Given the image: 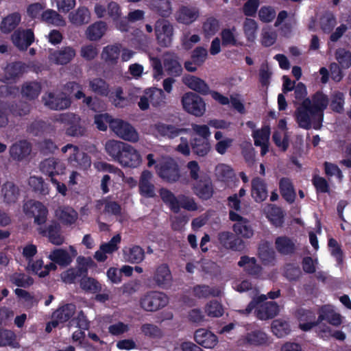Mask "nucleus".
Segmentation results:
<instances>
[{
  "label": "nucleus",
  "instance_id": "37",
  "mask_svg": "<svg viewBox=\"0 0 351 351\" xmlns=\"http://www.w3.org/2000/svg\"><path fill=\"white\" fill-rule=\"evenodd\" d=\"M323 321H326L335 326H338L342 323L341 315L336 313L333 309L325 306L321 308L320 313L318 316V322L320 324Z\"/></svg>",
  "mask_w": 351,
  "mask_h": 351
},
{
  "label": "nucleus",
  "instance_id": "40",
  "mask_svg": "<svg viewBox=\"0 0 351 351\" xmlns=\"http://www.w3.org/2000/svg\"><path fill=\"white\" fill-rule=\"evenodd\" d=\"M21 20V14L19 12L12 13L3 19L0 29L3 33H10L18 26Z\"/></svg>",
  "mask_w": 351,
  "mask_h": 351
},
{
  "label": "nucleus",
  "instance_id": "28",
  "mask_svg": "<svg viewBox=\"0 0 351 351\" xmlns=\"http://www.w3.org/2000/svg\"><path fill=\"white\" fill-rule=\"evenodd\" d=\"M40 233L49 238V241L53 245H60L64 239L60 234V226L56 221H52L45 229H40Z\"/></svg>",
  "mask_w": 351,
  "mask_h": 351
},
{
  "label": "nucleus",
  "instance_id": "54",
  "mask_svg": "<svg viewBox=\"0 0 351 351\" xmlns=\"http://www.w3.org/2000/svg\"><path fill=\"white\" fill-rule=\"evenodd\" d=\"M80 284L83 290L93 293H99L102 289L101 284L97 280L87 276L81 278Z\"/></svg>",
  "mask_w": 351,
  "mask_h": 351
},
{
  "label": "nucleus",
  "instance_id": "64",
  "mask_svg": "<svg viewBox=\"0 0 351 351\" xmlns=\"http://www.w3.org/2000/svg\"><path fill=\"white\" fill-rule=\"evenodd\" d=\"M46 129L47 123L45 121L34 120L27 127V132L34 136H40Z\"/></svg>",
  "mask_w": 351,
  "mask_h": 351
},
{
  "label": "nucleus",
  "instance_id": "17",
  "mask_svg": "<svg viewBox=\"0 0 351 351\" xmlns=\"http://www.w3.org/2000/svg\"><path fill=\"white\" fill-rule=\"evenodd\" d=\"M95 209L103 214H108L119 217V221L123 222L121 219L122 208L121 205L116 201H112L108 197L98 199L95 202Z\"/></svg>",
  "mask_w": 351,
  "mask_h": 351
},
{
  "label": "nucleus",
  "instance_id": "4",
  "mask_svg": "<svg viewBox=\"0 0 351 351\" xmlns=\"http://www.w3.org/2000/svg\"><path fill=\"white\" fill-rule=\"evenodd\" d=\"M183 109L195 117H200L206 112V104L199 95L189 92L186 93L182 97Z\"/></svg>",
  "mask_w": 351,
  "mask_h": 351
},
{
  "label": "nucleus",
  "instance_id": "42",
  "mask_svg": "<svg viewBox=\"0 0 351 351\" xmlns=\"http://www.w3.org/2000/svg\"><path fill=\"white\" fill-rule=\"evenodd\" d=\"M123 256L130 263H139L145 257L144 250L138 245H134L123 250Z\"/></svg>",
  "mask_w": 351,
  "mask_h": 351
},
{
  "label": "nucleus",
  "instance_id": "15",
  "mask_svg": "<svg viewBox=\"0 0 351 351\" xmlns=\"http://www.w3.org/2000/svg\"><path fill=\"white\" fill-rule=\"evenodd\" d=\"M40 171L49 177L54 178L56 175H62L64 173L66 170V166L64 163L60 160L54 157L46 158L43 160L39 165Z\"/></svg>",
  "mask_w": 351,
  "mask_h": 351
},
{
  "label": "nucleus",
  "instance_id": "53",
  "mask_svg": "<svg viewBox=\"0 0 351 351\" xmlns=\"http://www.w3.org/2000/svg\"><path fill=\"white\" fill-rule=\"evenodd\" d=\"M271 330L276 337L282 338L290 333L291 328L288 322L275 319L271 324Z\"/></svg>",
  "mask_w": 351,
  "mask_h": 351
},
{
  "label": "nucleus",
  "instance_id": "44",
  "mask_svg": "<svg viewBox=\"0 0 351 351\" xmlns=\"http://www.w3.org/2000/svg\"><path fill=\"white\" fill-rule=\"evenodd\" d=\"M56 215L60 221L65 225H72L77 219V212L71 207L64 206L56 210Z\"/></svg>",
  "mask_w": 351,
  "mask_h": 351
},
{
  "label": "nucleus",
  "instance_id": "9",
  "mask_svg": "<svg viewBox=\"0 0 351 351\" xmlns=\"http://www.w3.org/2000/svg\"><path fill=\"white\" fill-rule=\"evenodd\" d=\"M25 213L34 218V223L43 225L47 221L48 210L41 202L34 200L27 201L23 206Z\"/></svg>",
  "mask_w": 351,
  "mask_h": 351
},
{
  "label": "nucleus",
  "instance_id": "63",
  "mask_svg": "<svg viewBox=\"0 0 351 351\" xmlns=\"http://www.w3.org/2000/svg\"><path fill=\"white\" fill-rule=\"evenodd\" d=\"M336 59L343 69L351 66V52L343 48L338 49L335 52Z\"/></svg>",
  "mask_w": 351,
  "mask_h": 351
},
{
  "label": "nucleus",
  "instance_id": "50",
  "mask_svg": "<svg viewBox=\"0 0 351 351\" xmlns=\"http://www.w3.org/2000/svg\"><path fill=\"white\" fill-rule=\"evenodd\" d=\"M220 28V23L218 19L210 16L202 24V32L206 38L215 36Z\"/></svg>",
  "mask_w": 351,
  "mask_h": 351
},
{
  "label": "nucleus",
  "instance_id": "32",
  "mask_svg": "<svg viewBox=\"0 0 351 351\" xmlns=\"http://www.w3.org/2000/svg\"><path fill=\"white\" fill-rule=\"evenodd\" d=\"M279 311V307L276 302H267L261 304L256 311V317L261 320L274 318Z\"/></svg>",
  "mask_w": 351,
  "mask_h": 351
},
{
  "label": "nucleus",
  "instance_id": "56",
  "mask_svg": "<svg viewBox=\"0 0 351 351\" xmlns=\"http://www.w3.org/2000/svg\"><path fill=\"white\" fill-rule=\"evenodd\" d=\"M26 65L21 62H15L10 64L5 71L9 80H15L21 76L25 71Z\"/></svg>",
  "mask_w": 351,
  "mask_h": 351
},
{
  "label": "nucleus",
  "instance_id": "11",
  "mask_svg": "<svg viewBox=\"0 0 351 351\" xmlns=\"http://www.w3.org/2000/svg\"><path fill=\"white\" fill-rule=\"evenodd\" d=\"M80 120L78 115L71 112L61 114L58 119L60 123L69 125L66 129V134L73 137L83 136L85 133L84 128L79 124Z\"/></svg>",
  "mask_w": 351,
  "mask_h": 351
},
{
  "label": "nucleus",
  "instance_id": "61",
  "mask_svg": "<svg viewBox=\"0 0 351 351\" xmlns=\"http://www.w3.org/2000/svg\"><path fill=\"white\" fill-rule=\"evenodd\" d=\"M271 134L269 125H264L261 130L253 131L252 137L254 138V145H261L263 143H268Z\"/></svg>",
  "mask_w": 351,
  "mask_h": 351
},
{
  "label": "nucleus",
  "instance_id": "59",
  "mask_svg": "<svg viewBox=\"0 0 351 351\" xmlns=\"http://www.w3.org/2000/svg\"><path fill=\"white\" fill-rule=\"evenodd\" d=\"M337 24V20L332 12H326L320 19V27L326 33H330Z\"/></svg>",
  "mask_w": 351,
  "mask_h": 351
},
{
  "label": "nucleus",
  "instance_id": "34",
  "mask_svg": "<svg viewBox=\"0 0 351 351\" xmlns=\"http://www.w3.org/2000/svg\"><path fill=\"white\" fill-rule=\"evenodd\" d=\"M183 82L189 88L202 95H206L209 93V86L204 80L194 75H187L183 78Z\"/></svg>",
  "mask_w": 351,
  "mask_h": 351
},
{
  "label": "nucleus",
  "instance_id": "14",
  "mask_svg": "<svg viewBox=\"0 0 351 351\" xmlns=\"http://www.w3.org/2000/svg\"><path fill=\"white\" fill-rule=\"evenodd\" d=\"M217 239L219 244L226 250L234 252L242 251L245 247L244 241L229 231H223L218 233Z\"/></svg>",
  "mask_w": 351,
  "mask_h": 351
},
{
  "label": "nucleus",
  "instance_id": "58",
  "mask_svg": "<svg viewBox=\"0 0 351 351\" xmlns=\"http://www.w3.org/2000/svg\"><path fill=\"white\" fill-rule=\"evenodd\" d=\"M193 295L198 298H207L210 296H218L219 291L208 285H197L193 288Z\"/></svg>",
  "mask_w": 351,
  "mask_h": 351
},
{
  "label": "nucleus",
  "instance_id": "47",
  "mask_svg": "<svg viewBox=\"0 0 351 351\" xmlns=\"http://www.w3.org/2000/svg\"><path fill=\"white\" fill-rule=\"evenodd\" d=\"M199 12L195 8L182 6L178 12V21L184 24H191L196 20Z\"/></svg>",
  "mask_w": 351,
  "mask_h": 351
},
{
  "label": "nucleus",
  "instance_id": "3",
  "mask_svg": "<svg viewBox=\"0 0 351 351\" xmlns=\"http://www.w3.org/2000/svg\"><path fill=\"white\" fill-rule=\"evenodd\" d=\"M93 260L88 257L80 256L77 258V265L75 267L68 269L62 274V278L64 282L72 284L79 278H84L88 274V269L92 266Z\"/></svg>",
  "mask_w": 351,
  "mask_h": 351
},
{
  "label": "nucleus",
  "instance_id": "8",
  "mask_svg": "<svg viewBox=\"0 0 351 351\" xmlns=\"http://www.w3.org/2000/svg\"><path fill=\"white\" fill-rule=\"evenodd\" d=\"M110 129L125 141L135 143L138 140V134L134 128L121 119H116L111 122Z\"/></svg>",
  "mask_w": 351,
  "mask_h": 351
},
{
  "label": "nucleus",
  "instance_id": "2",
  "mask_svg": "<svg viewBox=\"0 0 351 351\" xmlns=\"http://www.w3.org/2000/svg\"><path fill=\"white\" fill-rule=\"evenodd\" d=\"M162 202L174 213H178L182 208L189 211H195L198 209L197 203L193 197L185 195H179L176 197L171 191L162 188L159 191Z\"/></svg>",
  "mask_w": 351,
  "mask_h": 351
},
{
  "label": "nucleus",
  "instance_id": "23",
  "mask_svg": "<svg viewBox=\"0 0 351 351\" xmlns=\"http://www.w3.org/2000/svg\"><path fill=\"white\" fill-rule=\"evenodd\" d=\"M251 195L257 203L265 201L267 196V186L265 180L259 177H256L251 182Z\"/></svg>",
  "mask_w": 351,
  "mask_h": 351
},
{
  "label": "nucleus",
  "instance_id": "36",
  "mask_svg": "<svg viewBox=\"0 0 351 351\" xmlns=\"http://www.w3.org/2000/svg\"><path fill=\"white\" fill-rule=\"evenodd\" d=\"M120 45H110L104 47L101 52V58L108 65L114 66L118 63L120 56Z\"/></svg>",
  "mask_w": 351,
  "mask_h": 351
},
{
  "label": "nucleus",
  "instance_id": "62",
  "mask_svg": "<svg viewBox=\"0 0 351 351\" xmlns=\"http://www.w3.org/2000/svg\"><path fill=\"white\" fill-rule=\"evenodd\" d=\"M302 274L300 268L294 263H287L284 267V276L289 281H297Z\"/></svg>",
  "mask_w": 351,
  "mask_h": 351
},
{
  "label": "nucleus",
  "instance_id": "18",
  "mask_svg": "<svg viewBox=\"0 0 351 351\" xmlns=\"http://www.w3.org/2000/svg\"><path fill=\"white\" fill-rule=\"evenodd\" d=\"M142 162V158L139 152L131 145L128 144L123 157L119 161V165L124 168H137Z\"/></svg>",
  "mask_w": 351,
  "mask_h": 351
},
{
  "label": "nucleus",
  "instance_id": "24",
  "mask_svg": "<svg viewBox=\"0 0 351 351\" xmlns=\"http://www.w3.org/2000/svg\"><path fill=\"white\" fill-rule=\"evenodd\" d=\"M68 160L71 165L80 169H87L91 165L90 157L78 147H74V152L71 154Z\"/></svg>",
  "mask_w": 351,
  "mask_h": 351
},
{
  "label": "nucleus",
  "instance_id": "39",
  "mask_svg": "<svg viewBox=\"0 0 351 351\" xmlns=\"http://www.w3.org/2000/svg\"><path fill=\"white\" fill-rule=\"evenodd\" d=\"M258 257L264 265H274L276 255L274 249L267 242L262 243L258 250Z\"/></svg>",
  "mask_w": 351,
  "mask_h": 351
},
{
  "label": "nucleus",
  "instance_id": "45",
  "mask_svg": "<svg viewBox=\"0 0 351 351\" xmlns=\"http://www.w3.org/2000/svg\"><path fill=\"white\" fill-rule=\"evenodd\" d=\"M41 91V85L38 82H27L23 84L21 93L29 100L36 99Z\"/></svg>",
  "mask_w": 351,
  "mask_h": 351
},
{
  "label": "nucleus",
  "instance_id": "30",
  "mask_svg": "<svg viewBox=\"0 0 351 351\" xmlns=\"http://www.w3.org/2000/svg\"><path fill=\"white\" fill-rule=\"evenodd\" d=\"M240 267H243L244 271L250 276L254 278H258L262 272V267L257 264L256 259L254 257L242 256L238 262Z\"/></svg>",
  "mask_w": 351,
  "mask_h": 351
},
{
  "label": "nucleus",
  "instance_id": "19",
  "mask_svg": "<svg viewBox=\"0 0 351 351\" xmlns=\"http://www.w3.org/2000/svg\"><path fill=\"white\" fill-rule=\"evenodd\" d=\"M155 130L162 137L168 139H173L180 134L186 133V129L178 125H172L158 122L155 124Z\"/></svg>",
  "mask_w": 351,
  "mask_h": 351
},
{
  "label": "nucleus",
  "instance_id": "5",
  "mask_svg": "<svg viewBox=\"0 0 351 351\" xmlns=\"http://www.w3.org/2000/svg\"><path fill=\"white\" fill-rule=\"evenodd\" d=\"M156 171L162 180L169 183L176 182L180 177L179 166L172 158L163 160Z\"/></svg>",
  "mask_w": 351,
  "mask_h": 351
},
{
  "label": "nucleus",
  "instance_id": "16",
  "mask_svg": "<svg viewBox=\"0 0 351 351\" xmlns=\"http://www.w3.org/2000/svg\"><path fill=\"white\" fill-rule=\"evenodd\" d=\"M11 40L20 51H26L34 42V34L32 29H16L11 36Z\"/></svg>",
  "mask_w": 351,
  "mask_h": 351
},
{
  "label": "nucleus",
  "instance_id": "52",
  "mask_svg": "<svg viewBox=\"0 0 351 351\" xmlns=\"http://www.w3.org/2000/svg\"><path fill=\"white\" fill-rule=\"evenodd\" d=\"M215 175L219 180L223 182L232 181L235 177L233 169L226 164H219L216 167Z\"/></svg>",
  "mask_w": 351,
  "mask_h": 351
},
{
  "label": "nucleus",
  "instance_id": "43",
  "mask_svg": "<svg viewBox=\"0 0 351 351\" xmlns=\"http://www.w3.org/2000/svg\"><path fill=\"white\" fill-rule=\"evenodd\" d=\"M192 152L198 156L207 155L210 149V145L208 139L195 137L191 140Z\"/></svg>",
  "mask_w": 351,
  "mask_h": 351
},
{
  "label": "nucleus",
  "instance_id": "7",
  "mask_svg": "<svg viewBox=\"0 0 351 351\" xmlns=\"http://www.w3.org/2000/svg\"><path fill=\"white\" fill-rule=\"evenodd\" d=\"M173 27L166 19H158L155 23V36L161 47H169L172 41Z\"/></svg>",
  "mask_w": 351,
  "mask_h": 351
},
{
  "label": "nucleus",
  "instance_id": "27",
  "mask_svg": "<svg viewBox=\"0 0 351 351\" xmlns=\"http://www.w3.org/2000/svg\"><path fill=\"white\" fill-rule=\"evenodd\" d=\"M173 277L167 264H162L155 270V284L162 289L171 287Z\"/></svg>",
  "mask_w": 351,
  "mask_h": 351
},
{
  "label": "nucleus",
  "instance_id": "60",
  "mask_svg": "<svg viewBox=\"0 0 351 351\" xmlns=\"http://www.w3.org/2000/svg\"><path fill=\"white\" fill-rule=\"evenodd\" d=\"M8 110L12 115L22 117L29 112L30 107L26 102H13L9 104Z\"/></svg>",
  "mask_w": 351,
  "mask_h": 351
},
{
  "label": "nucleus",
  "instance_id": "25",
  "mask_svg": "<svg viewBox=\"0 0 351 351\" xmlns=\"http://www.w3.org/2000/svg\"><path fill=\"white\" fill-rule=\"evenodd\" d=\"M299 328L303 331H308L313 327L319 324L318 318L316 319L315 314L313 311L307 309H300L298 311Z\"/></svg>",
  "mask_w": 351,
  "mask_h": 351
},
{
  "label": "nucleus",
  "instance_id": "41",
  "mask_svg": "<svg viewBox=\"0 0 351 351\" xmlns=\"http://www.w3.org/2000/svg\"><path fill=\"white\" fill-rule=\"evenodd\" d=\"M107 29L106 23L104 21H97L90 25L86 30L87 38L92 41L99 40Z\"/></svg>",
  "mask_w": 351,
  "mask_h": 351
},
{
  "label": "nucleus",
  "instance_id": "29",
  "mask_svg": "<svg viewBox=\"0 0 351 351\" xmlns=\"http://www.w3.org/2000/svg\"><path fill=\"white\" fill-rule=\"evenodd\" d=\"M274 244L277 252L283 256L292 255L297 249L293 240L287 236L276 237Z\"/></svg>",
  "mask_w": 351,
  "mask_h": 351
},
{
  "label": "nucleus",
  "instance_id": "22",
  "mask_svg": "<svg viewBox=\"0 0 351 351\" xmlns=\"http://www.w3.org/2000/svg\"><path fill=\"white\" fill-rule=\"evenodd\" d=\"M76 51L71 46L62 47L60 49L50 53V59L56 64L65 65L75 56Z\"/></svg>",
  "mask_w": 351,
  "mask_h": 351
},
{
  "label": "nucleus",
  "instance_id": "49",
  "mask_svg": "<svg viewBox=\"0 0 351 351\" xmlns=\"http://www.w3.org/2000/svg\"><path fill=\"white\" fill-rule=\"evenodd\" d=\"M2 193L5 202L14 203L18 199L19 189L14 183L7 182L3 185Z\"/></svg>",
  "mask_w": 351,
  "mask_h": 351
},
{
  "label": "nucleus",
  "instance_id": "21",
  "mask_svg": "<svg viewBox=\"0 0 351 351\" xmlns=\"http://www.w3.org/2000/svg\"><path fill=\"white\" fill-rule=\"evenodd\" d=\"M194 339L197 344L205 348H213L218 342L217 337L211 331L204 328L195 330Z\"/></svg>",
  "mask_w": 351,
  "mask_h": 351
},
{
  "label": "nucleus",
  "instance_id": "13",
  "mask_svg": "<svg viewBox=\"0 0 351 351\" xmlns=\"http://www.w3.org/2000/svg\"><path fill=\"white\" fill-rule=\"evenodd\" d=\"M240 345L266 346L269 345V337L262 330H254L242 335L239 340Z\"/></svg>",
  "mask_w": 351,
  "mask_h": 351
},
{
  "label": "nucleus",
  "instance_id": "55",
  "mask_svg": "<svg viewBox=\"0 0 351 351\" xmlns=\"http://www.w3.org/2000/svg\"><path fill=\"white\" fill-rule=\"evenodd\" d=\"M328 246L330 250L331 255L335 258L337 263L341 266L343 263V252L337 241L330 238L328 241Z\"/></svg>",
  "mask_w": 351,
  "mask_h": 351
},
{
  "label": "nucleus",
  "instance_id": "12",
  "mask_svg": "<svg viewBox=\"0 0 351 351\" xmlns=\"http://www.w3.org/2000/svg\"><path fill=\"white\" fill-rule=\"evenodd\" d=\"M192 189L194 194L204 201L210 199L215 193L213 182L207 176H201L196 180Z\"/></svg>",
  "mask_w": 351,
  "mask_h": 351
},
{
  "label": "nucleus",
  "instance_id": "38",
  "mask_svg": "<svg viewBox=\"0 0 351 351\" xmlns=\"http://www.w3.org/2000/svg\"><path fill=\"white\" fill-rule=\"evenodd\" d=\"M76 311V306L72 303L65 304L60 306L52 313V317L59 319L62 324L70 320Z\"/></svg>",
  "mask_w": 351,
  "mask_h": 351
},
{
  "label": "nucleus",
  "instance_id": "51",
  "mask_svg": "<svg viewBox=\"0 0 351 351\" xmlns=\"http://www.w3.org/2000/svg\"><path fill=\"white\" fill-rule=\"evenodd\" d=\"M69 19L73 24L81 25L89 21L90 13L86 8L80 7L75 12L70 14Z\"/></svg>",
  "mask_w": 351,
  "mask_h": 351
},
{
  "label": "nucleus",
  "instance_id": "26",
  "mask_svg": "<svg viewBox=\"0 0 351 351\" xmlns=\"http://www.w3.org/2000/svg\"><path fill=\"white\" fill-rule=\"evenodd\" d=\"M279 191L282 197L289 204H293L296 199V192L292 180L282 177L279 180Z\"/></svg>",
  "mask_w": 351,
  "mask_h": 351
},
{
  "label": "nucleus",
  "instance_id": "46",
  "mask_svg": "<svg viewBox=\"0 0 351 351\" xmlns=\"http://www.w3.org/2000/svg\"><path fill=\"white\" fill-rule=\"evenodd\" d=\"M90 89L96 95L108 97L110 94V86L106 80L96 77L89 82Z\"/></svg>",
  "mask_w": 351,
  "mask_h": 351
},
{
  "label": "nucleus",
  "instance_id": "31",
  "mask_svg": "<svg viewBox=\"0 0 351 351\" xmlns=\"http://www.w3.org/2000/svg\"><path fill=\"white\" fill-rule=\"evenodd\" d=\"M163 64L168 75L173 77H179L182 75L183 69L177 55H166Z\"/></svg>",
  "mask_w": 351,
  "mask_h": 351
},
{
  "label": "nucleus",
  "instance_id": "35",
  "mask_svg": "<svg viewBox=\"0 0 351 351\" xmlns=\"http://www.w3.org/2000/svg\"><path fill=\"white\" fill-rule=\"evenodd\" d=\"M152 178V173L148 170H144L140 177L139 191L145 197H154V184L150 182Z\"/></svg>",
  "mask_w": 351,
  "mask_h": 351
},
{
  "label": "nucleus",
  "instance_id": "57",
  "mask_svg": "<svg viewBox=\"0 0 351 351\" xmlns=\"http://www.w3.org/2000/svg\"><path fill=\"white\" fill-rule=\"evenodd\" d=\"M29 184L35 193L42 195H46L49 193L47 184H46L42 177L30 176Z\"/></svg>",
  "mask_w": 351,
  "mask_h": 351
},
{
  "label": "nucleus",
  "instance_id": "33",
  "mask_svg": "<svg viewBox=\"0 0 351 351\" xmlns=\"http://www.w3.org/2000/svg\"><path fill=\"white\" fill-rule=\"evenodd\" d=\"M31 152L32 145L27 141H21L13 144L10 149L11 157L18 161H21L27 157Z\"/></svg>",
  "mask_w": 351,
  "mask_h": 351
},
{
  "label": "nucleus",
  "instance_id": "10",
  "mask_svg": "<svg viewBox=\"0 0 351 351\" xmlns=\"http://www.w3.org/2000/svg\"><path fill=\"white\" fill-rule=\"evenodd\" d=\"M45 106L53 110H62L70 107L71 99L64 93L49 92L43 96Z\"/></svg>",
  "mask_w": 351,
  "mask_h": 351
},
{
  "label": "nucleus",
  "instance_id": "6",
  "mask_svg": "<svg viewBox=\"0 0 351 351\" xmlns=\"http://www.w3.org/2000/svg\"><path fill=\"white\" fill-rule=\"evenodd\" d=\"M229 219L234 221L232 230L235 235L241 236L244 239H250L254 235V230L250 220L245 218L233 210H229Z\"/></svg>",
  "mask_w": 351,
  "mask_h": 351
},
{
  "label": "nucleus",
  "instance_id": "48",
  "mask_svg": "<svg viewBox=\"0 0 351 351\" xmlns=\"http://www.w3.org/2000/svg\"><path fill=\"white\" fill-rule=\"evenodd\" d=\"M49 258L60 266L66 267L72 262V257L63 249L54 250L49 255Z\"/></svg>",
  "mask_w": 351,
  "mask_h": 351
},
{
  "label": "nucleus",
  "instance_id": "20",
  "mask_svg": "<svg viewBox=\"0 0 351 351\" xmlns=\"http://www.w3.org/2000/svg\"><path fill=\"white\" fill-rule=\"evenodd\" d=\"M128 143L116 141L109 140L106 143L105 149L109 156H110L116 162L119 164V161L123 157L124 152L126 149Z\"/></svg>",
  "mask_w": 351,
  "mask_h": 351
},
{
  "label": "nucleus",
  "instance_id": "1",
  "mask_svg": "<svg viewBox=\"0 0 351 351\" xmlns=\"http://www.w3.org/2000/svg\"><path fill=\"white\" fill-rule=\"evenodd\" d=\"M328 103V97L322 91H317L312 99L306 98L297 108L295 114L298 125L306 130L311 128V117H319V121L323 119V112Z\"/></svg>",
  "mask_w": 351,
  "mask_h": 351
}]
</instances>
